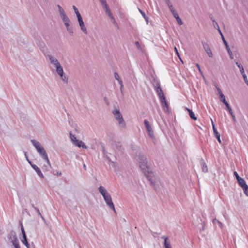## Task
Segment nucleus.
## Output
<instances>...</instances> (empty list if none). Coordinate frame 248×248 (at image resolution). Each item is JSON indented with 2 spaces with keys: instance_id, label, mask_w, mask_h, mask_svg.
<instances>
[{
  "instance_id": "obj_1",
  "label": "nucleus",
  "mask_w": 248,
  "mask_h": 248,
  "mask_svg": "<svg viewBox=\"0 0 248 248\" xmlns=\"http://www.w3.org/2000/svg\"><path fill=\"white\" fill-rule=\"evenodd\" d=\"M31 141L34 146V147L36 148L38 153L41 156L42 159L46 160L47 164L49 165V167L51 168V165L50 162L48 159L47 153L45 151L44 148L41 146V144L38 141L35 140H31Z\"/></svg>"
},
{
  "instance_id": "obj_2",
  "label": "nucleus",
  "mask_w": 248,
  "mask_h": 248,
  "mask_svg": "<svg viewBox=\"0 0 248 248\" xmlns=\"http://www.w3.org/2000/svg\"><path fill=\"white\" fill-rule=\"evenodd\" d=\"M138 156L140 167L143 172L149 170L146 155L143 153H140L139 154Z\"/></svg>"
},
{
  "instance_id": "obj_3",
  "label": "nucleus",
  "mask_w": 248,
  "mask_h": 248,
  "mask_svg": "<svg viewBox=\"0 0 248 248\" xmlns=\"http://www.w3.org/2000/svg\"><path fill=\"white\" fill-rule=\"evenodd\" d=\"M113 114L115 116V117L117 121L118 122L120 126L124 128L126 127L125 123L123 119L122 115L120 112L119 109L115 108L113 111Z\"/></svg>"
},
{
  "instance_id": "obj_4",
  "label": "nucleus",
  "mask_w": 248,
  "mask_h": 248,
  "mask_svg": "<svg viewBox=\"0 0 248 248\" xmlns=\"http://www.w3.org/2000/svg\"><path fill=\"white\" fill-rule=\"evenodd\" d=\"M143 172L144 173V175L146 177L148 180L150 182L151 185L152 186H155L156 181V178L155 176L154 173L152 171H150L149 170Z\"/></svg>"
},
{
  "instance_id": "obj_5",
  "label": "nucleus",
  "mask_w": 248,
  "mask_h": 248,
  "mask_svg": "<svg viewBox=\"0 0 248 248\" xmlns=\"http://www.w3.org/2000/svg\"><path fill=\"white\" fill-rule=\"evenodd\" d=\"M99 191L103 196L105 202H112V199L110 194L104 187L100 186L99 187Z\"/></svg>"
},
{
  "instance_id": "obj_6",
  "label": "nucleus",
  "mask_w": 248,
  "mask_h": 248,
  "mask_svg": "<svg viewBox=\"0 0 248 248\" xmlns=\"http://www.w3.org/2000/svg\"><path fill=\"white\" fill-rule=\"evenodd\" d=\"M46 58L49 60L50 63L56 67L61 64L58 59L51 54H48L46 56Z\"/></svg>"
},
{
  "instance_id": "obj_7",
  "label": "nucleus",
  "mask_w": 248,
  "mask_h": 248,
  "mask_svg": "<svg viewBox=\"0 0 248 248\" xmlns=\"http://www.w3.org/2000/svg\"><path fill=\"white\" fill-rule=\"evenodd\" d=\"M20 226H21V232H22V234L23 235V239L22 240V242L23 244L27 247V248H30L29 247V245L28 243L27 236H26L25 232V230H24V227H23V224L22 223H20Z\"/></svg>"
},
{
  "instance_id": "obj_8",
  "label": "nucleus",
  "mask_w": 248,
  "mask_h": 248,
  "mask_svg": "<svg viewBox=\"0 0 248 248\" xmlns=\"http://www.w3.org/2000/svg\"><path fill=\"white\" fill-rule=\"evenodd\" d=\"M144 123L147 129V130L148 132V134L149 136L152 139H153L154 137V132L152 129V127L149 124V121L147 120H145L144 121Z\"/></svg>"
},
{
  "instance_id": "obj_9",
  "label": "nucleus",
  "mask_w": 248,
  "mask_h": 248,
  "mask_svg": "<svg viewBox=\"0 0 248 248\" xmlns=\"http://www.w3.org/2000/svg\"><path fill=\"white\" fill-rule=\"evenodd\" d=\"M203 47L209 57H212L213 54L208 44L204 42H202Z\"/></svg>"
},
{
  "instance_id": "obj_10",
  "label": "nucleus",
  "mask_w": 248,
  "mask_h": 248,
  "mask_svg": "<svg viewBox=\"0 0 248 248\" xmlns=\"http://www.w3.org/2000/svg\"><path fill=\"white\" fill-rule=\"evenodd\" d=\"M225 46V47H226V49L229 55V56L230 57V58L231 59H233V54H232V52L231 51V49H230V48L227 42V41H226L224 36H222V39Z\"/></svg>"
},
{
  "instance_id": "obj_11",
  "label": "nucleus",
  "mask_w": 248,
  "mask_h": 248,
  "mask_svg": "<svg viewBox=\"0 0 248 248\" xmlns=\"http://www.w3.org/2000/svg\"><path fill=\"white\" fill-rule=\"evenodd\" d=\"M211 121H212V126H213V129L214 135L216 137V138H217V140L220 143H221V140H220V134L217 132V129H216V128L215 126V124H214L213 121L212 120H211Z\"/></svg>"
},
{
  "instance_id": "obj_12",
  "label": "nucleus",
  "mask_w": 248,
  "mask_h": 248,
  "mask_svg": "<svg viewBox=\"0 0 248 248\" xmlns=\"http://www.w3.org/2000/svg\"><path fill=\"white\" fill-rule=\"evenodd\" d=\"M8 239L9 241L11 242L13 241H14L15 240L17 239V238L16 237V233L15 231H12L10 232V233L8 235Z\"/></svg>"
},
{
  "instance_id": "obj_13",
  "label": "nucleus",
  "mask_w": 248,
  "mask_h": 248,
  "mask_svg": "<svg viewBox=\"0 0 248 248\" xmlns=\"http://www.w3.org/2000/svg\"><path fill=\"white\" fill-rule=\"evenodd\" d=\"M160 102L161 104L162 107L163 108L164 111H168V105L167 103L166 98H163L161 99H160Z\"/></svg>"
},
{
  "instance_id": "obj_14",
  "label": "nucleus",
  "mask_w": 248,
  "mask_h": 248,
  "mask_svg": "<svg viewBox=\"0 0 248 248\" xmlns=\"http://www.w3.org/2000/svg\"><path fill=\"white\" fill-rule=\"evenodd\" d=\"M200 164L202 168V171L204 172H207L208 171V168L203 158H201L200 159Z\"/></svg>"
},
{
  "instance_id": "obj_15",
  "label": "nucleus",
  "mask_w": 248,
  "mask_h": 248,
  "mask_svg": "<svg viewBox=\"0 0 248 248\" xmlns=\"http://www.w3.org/2000/svg\"><path fill=\"white\" fill-rule=\"evenodd\" d=\"M157 93L159 99H161L165 97L161 87L155 90Z\"/></svg>"
},
{
  "instance_id": "obj_16",
  "label": "nucleus",
  "mask_w": 248,
  "mask_h": 248,
  "mask_svg": "<svg viewBox=\"0 0 248 248\" xmlns=\"http://www.w3.org/2000/svg\"><path fill=\"white\" fill-rule=\"evenodd\" d=\"M74 144L78 147H82L83 149L87 148V147L82 140H78Z\"/></svg>"
},
{
  "instance_id": "obj_17",
  "label": "nucleus",
  "mask_w": 248,
  "mask_h": 248,
  "mask_svg": "<svg viewBox=\"0 0 248 248\" xmlns=\"http://www.w3.org/2000/svg\"><path fill=\"white\" fill-rule=\"evenodd\" d=\"M78 23H79V26L80 27V29L81 30V31L85 33V34H87V29L85 26V24H84V23L83 21V20L82 21H78Z\"/></svg>"
},
{
  "instance_id": "obj_18",
  "label": "nucleus",
  "mask_w": 248,
  "mask_h": 248,
  "mask_svg": "<svg viewBox=\"0 0 248 248\" xmlns=\"http://www.w3.org/2000/svg\"><path fill=\"white\" fill-rule=\"evenodd\" d=\"M57 6L58 8L59 15L61 17L66 15L64 9L61 5L58 4Z\"/></svg>"
},
{
  "instance_id": "obj_19",
  "label": "nucleus",
  "mask_w": 248,
  "mask_h": 248,
  "mask_svg": "<svg viewBox=\"0 0 248 248\" xmlns=\"http://www.w3.org/2000/svg\"><path fill=\"white\" fill-rule=\"evenodd\" d=\"M32 168L36 171V172H37V174L39 175V177H40L41 178H44L43 174H42L40 169L37 166H32Z\"/></svg>"
},
{
  "instance_id": "obj_20",
  "label": "nucleus",
  "mask_w": 248,
  "mask_h": 248,
  "mask_svg": "<svg viewBox=\"0 0 248 248\" xmlns=\"http://www.w3.org/2000/svg\"><path fill=\"white\" fill-rule=\"evenodd\" d=\"M64 25L66 28L67 31L71 34L73 35V27L70 25V23H67L66 24H64Z\"/></svg>"
},
{
  "instance_id": "obj_21",
  "label": "nucleus",
  "mask_w": 248,
  "mask_h": 248,
  "mask_svg": "<svg viewBox=\"0 0 248 248\" xmlns=\"http://www.w3.org/2000/svg\"><path fill=\"white\" fill-rule=\"evenodd\" d=\"M56 68V72L57 74L60 76H62V74H63V70L62 67L60 64V65L55 67Z\"/></svg>"
},
{
  "instance_id": "obj_22",
  "label": "nucleus",
  "mask_w": 248,
  "mask_h": 248,
  "mask_svg": "<svg viewBox=\"0 0 248 248\" xmlns=\"http://www.w3.org/2000/svg\"><path fill=\"white\" fill-rule=\"evenodd\" d=\"M186 109L189 112V116L192 119L194 120H196L197 119V117L195 116L194 112L191 109H190L187 108H186Z\"/></svg>"
},
{
  "instance_id": "obj_23",
  "label": "nucleus",
  "mask_w": 248,
  "mask_h": 248,
  "mask_svg": "<svg viewBox=\"0 0 248 248\" xmlns=\"http://www.w3.org/2000/svg\"><path fill=\"white\" fill-rule=\"evenodd\" d=\"M240 186L242 188L247 185L245 182V181L243 178H241L237 180Z\"/></svg>"
},
{
  "instance_id": "obj_24",
  "label": "nucleus",
  "mask_w": 248,
  "mask_h": 248,
  "mask_svg": "<svg viewBox=\"0 0 248 248\" xmlns=\"http://www.w3.org/2000/svg\"><path fill=\"white\" fill-rule=\"evenodd\" d=\"M63 23L64 24H66L67 23H70V20L67 15L63 16L61 17Z\"/></svg>"
},
{
  "instance_id": "obj_25",
  "label": "nucleus",
  "mask_w": 248,
  "mask_h": 248,
  "mask_svg": "<svg viewBox=\"0 0 248 248\" xmlns=\"http://www.w3.org/2000/svg\"><path fill=\"white\" fill-rule=\"evenodd\" d=\"M235 63L237 66L239 67L242 75L245 74L243 66L241 64L237 62H236Z\"/></svg>"
},
{
  "instance_id": "obj_26",
  "label": "nucleus",
  "mask_w": 248,
  "mask_h": 248,
  "mask_svg": "<svg viewBox=\"0 0 248 248\" xmlns=\"http://www.w3.org/2000/svg\"><path fill=\"white\" fill-rule=\"evenodd\" d=\"M107 206L111 209H112L115 213H116V211L113 204V202H106Z\"/></svg>"
},
{
  "instance_id": "obj_27",
  "label": "nucleus",
  "mask_w": 248,
  "mask_h": 248,
  "mask_svg": "<svg viewBox=\"0 0 248 248\" xmlns=\"http://www.w3.org/2000/svg\"><path fill=\"white\" fill-rule=\"evenodd\" d=\"M153 85L155 90L161 87L159 82L157 80H156L155 79L154 80V81L153 82Z\"/></svg>"
},
{
  "instance_id": "obj_28",
  "label": "nucleus",
  "mask_w": 248,
  "mask_h": 248,
  "mask_svg": "<svg viewBox=\"0 0 248 248\" xmlns=\"http://www.w3.org/2000/svg\"><path fill=\"white\" fill-rule=\"evenodd\" d=\"M32 206L33 208H34V209L37 211V212L38 213V215L40 216L41 218L42 219V220L45 222H46V220L44 218V217L42 216V215H41L40 212V210L38 208V207H35L33 205H32Z\"/></svg>"
},
{
  "instance_id": "obj_29",
  "label": "nucleus",
  "mask_w": 248,
  "mask_h": 248,
  "mask_svg": "<svg viewBox=\"0 0 248 248\" xmlns=\"http://www.w3.org/2000/svg\"><path fill=\"white\" fill-rule=\"evenodd\" d=\"M138 10H139V12H140V13L142 15V16H143V17H144L145 20H146L147 24H148V17L146 16L145 13L143 11H142L141 9H140V8H138Z\"/></svg>"
},
{
  "instance_id": "obj_30",
  "label": "nucleus",
  "mask_w": 248,
  "mask_h": 248,
  "mask_svg": "<svg viewBox=\"0 0 248 248\" xmlns=\"http://www.w3.org/2000/svg\"><path fill=\"white\" fill-rule=\"evenodd\" d=\"M164 246L165 248H171L170 244L168 241V239L165 238V241L164 242Z\"/></svg>"
},
{
  "instance_id": "obj_31",
  "label": "nucleus",
  "mask_w": 248,
  "mask_h": 248,
  "mask_svg": "<svg viewBox=\"0 0 248 248\" xmlns=\"http://www.w3.org/2000/svg\"><path fill=\"white\" fill-rule=\"evenodd\" d=\"M69 135L71 141L74 144H75L78 140L77 139L76 137L74 135H73L71 132H70Z\"/></svg>"
},
{
  "instance_id": "obj_32",
  "label": "nucleus",
  "mask_w": 248,
  "mask_h": 248,
  "mask_svg": "<svg viewBox=\"0 0 248 248\" xmlns=\"http://www.w3.org/2000/svg\"><path fill=\"white\" fill-rule=\"evenodd\" d=\"M220 98V100L221 102H222L225 105L228 102L225 99V97L224 94H222L219 95Z\"/></svg>"
},
{
  "instance_id": "obj_33",
  "label": "nucleus",
  "mask_w": 248,
  "mask_h": 248,
  "mask_svg": "<svg viewBox=\"0 0 248 248\" xmlns=\"http://www.w3.org/2000/svg\"><path fill=\"white\" fill-rule=\"evenodd\" d=\"M60 77L61 78V79L62 80V81L65 82L66 83L68 82V78L66 75L64 74V73L62 74V76H60Z\"/></svg>"
},
{
  "instance_id": "obj_34",
  "label": "nucleus",
  "mask_w": 248,
  "mask_h": 248,
  "mask_svg": "<svg viewBox=\"0 0 248 248\" xmlns=\"http://www.w3.org/2000/svg\"><path fill=\"white\" fill-rule=\"evenodd\" d=\"M103 9H104V11H105L106 13L108 12V11H110V9L109 8V6H108V5L107 3L104 4V5H103Z\"/></svg>"
},
{
  "instance_id": "obj_35",
  "label": "nucleus",
  "mask_w": 248,
  "mask_h": 248,
  "mask_svg": "<svg viewBox=\"0 0 248 248\" xmlns=\"http://www.w3.org/2000/svg\"><path fill=\"white\" fill-rule=\"evenodd\" d=\"M213 223L214 224H216V223H217L221 228L222 227L223 225H222V223L220 222L219 220H218L216 218H214L213 219Z\"/></svg>"
},
{
  "instance_id": "obj_36",
  "label": "nucleus",
  "mask_w": 248,
  "mask_h": 248,
  "mask_svg": "<svg viewBox=\"0 0 248 248\" xmlns=\"http://www.w3.org/2000/svg\"><path fill=\"white\" fill-rule=\"evenodd\" d=\"M227 108V109H228L230 114H232L233 113L232 109L230 107L229 104L228 103H227L225 105Z\"/></svg>"
},
{
  "instance_id": "obj_37",
  "label": "nucleus",
  "mask_w": 248,
  "mask_h": 248,
  "mask_svg": "<svg viewBox=\"0 0 248 248\" xmlns=\"http://www.w3.org/2000/svg\"><path fill=\"white\" fill-rule=\"evenodd\" d=\"M110 19L111 20V21L112 22V23L117 27V28L119 29V26H118L114 17H111V18H110Z\"/></svg>"
},
{
  "instance_id": "obj_38",
  "label": "nucleus",
  "mask_w": 248,
  "mask_h": 248,
  "mask_svg": "<svg viewBox=\"0 0 248 248\" xmlns=\"http://www.w3.org/2000/svg\"><path fill=\"white\" fill-rule=\"evenodd\" d=\"M242 189L245 193V194L248 196V186L246 185L244 187H242Z\"/></svg>"
},
{
  "instance_id": "obj_39",
  "label": "nucleus",
  "mask_w": 248,
  "mask_h": 248,
  "mask_svg": "<svg viewBox=\"0 0 248 248\" xmlns=\"http://www.w3.org/2000/svg\"><path fill=\"white\" fill-rule=\"evenodd\" d=\"M242 77L243 78L245 82L248 86V79L246 75L244 74V75H242Z\"/></svg>"
},
{
  "instance_id": "obj_40",
  "label": "nucleus",
  "mask_w": 248,
  "mask_h": 248,
  "mask_svg": "<svg viewBox=\"0 0 248 248\" xmlns=\"http://www.w3.org/2000/svg\"><path fill=\"white\" fill-rule=\"evenodd\" d=\"M72 7H73V9L74 10V12L76 15H77V14H78L80 13L79 12L78 8L75 5H73Z\"/></svg>"
},
{
  "instance_id": "obj_41",
  "label": "nucleus",
  "mask_w": 248,
  "mask_h": 248,
  "mask_svg": "<svg viewBox=\"0 0 248 248\" xmlns=\"http://www.w3.org/2000/svg\"><path fill=\"white\" fill-rule=\"evenodd\" d=\"M77 18H78V22L79 21H82L83 19H82V17L80 15V13L79 14H77Z\"/></svg>"
},
{
  "instance_id": "obj_42",
  "label": "nucleus",
  "mask_w": 248,
  "mask_h": 248,
  "mask_svg": "<svg viewBox=\"0 0 248 248\" xmlns=\"http://www.w3.org/2000/svg\"><path fill=\"white\" fill-rule=\"evenodd\" d=\"M135 45H136V46L137 47L138 49H140V50H141V46H140V43H139L138 41H136V42H135Z\"/></svg>"
},
{
  "instance_id": "obj_43",
  "label": "nucleus",
  "mask_w": 248,
  "mask_h": 248,
  "mask_svg": "<svg viewBox=\"0 0 248 248\" xmlns=\"http://www.w3.org/2000/svg\"><path fill=\"white\" fill-rule=\"evenodd\" d=\"M213 25L214 27L216 29H217V28H219V26H218V25L216 21H215V22H213Z\"/></svg>"
},
{
  "instance_id": "obj_44",
  "label": "nucleus",
  "mask_w": 248,
  "mask_h": 248,
  "mask_svg": "<svg viewBox=\"0 0 248 248\" xmlns=\"http://www.w3.org/2000/svg\"><path fill=\"white\" fill-rule=\"evenodd\" d=\"M233 174L236 177L237 180H238L239 179L241 178V177L239 176L238 174L237 173V172L236 171H234Z\"/></svg>"
},
{
  "instance_id": "obj_45",
  "label": "nucleus",
  "mask_w": 248,
  "mask_h": 248,
  "mask_svg": "<svg viewBox=\"0 0 248 248\" xmlns=\"http://www.w3.org/2000/svg\"><path fill=\"white\" fill-rule=\"evenodd\" d=\"M106 14L108 15L109 18H111V17H113L112 14L110 11H108V12H107Z\"/></svg>"
},
{
  "instance_id": "obj_46",
  "label": "nucleus",
  "mask_w": 248,
  "mask_h": 248,
  "mask_svg": "<svg viewBox=\"0 0 248 248\" xmlns=\"http://www.w3.org/2000/svg\"><path fill=\"white\" fill-rule=\"evenodd\" d=\"M230 115H231V116L232 117L233 122L234 123H236L237 122V121H236V119L235 115L233 114V113L232 114H231Z\"/></svg>"
},
{
  "instance_id": "obj_47",
  "label": "nucleus",
  "mask_w": 248,
  "mask_h": 248,
  "mask_svg": "<svg viewBox=\"0 0 248 248\" xmlns=\"http://www.w3.org/2000/svg\"><path fill=\"white\" fill-rule=\"evenodd\" d=\"M216 87L217 88V91H218V93L219 95L222 94H223L222 93L221 90H220V89L217 85L216 86Z\"/></svg>"
},
{
  "instance_id": "obj_48",
  "label": "nucleus",
  "mask_w": 248,
  "mask_h": 248,
  "mask_svg": "<svg viewBox=\"0 0 248 248\" xmlns=\"http://www.w3.org/2000/svg\"><path fill=\"white\" fill-rule=\"evenodd\" d=\"M178 24L180 25H181L183 24V22L181 20V18L180 17L179 18H177V19H176Z\"/></svg>"
},
{
  "instance_id": "obj_49",
  "label": "nucleus",
  "mask_w": 248,
  "mask_h": 248,
  "mask_svg": "<svg viewBox=\"0 0 248 248\" xmlns=\"http://www.w3.org/2000/svg\"><path fill=\"white\" fill-rule=\"evenodd\" d=\"M114 77L117 80L120 79L119 75L117 72L114 73Z\"/></svg>"
},
{
  "instance_id": "obj_50",
  "label": "nucleus",
  "mask_w": 248,
  "mask_h": 248,
  "mask_svg": "<svg viewBox=\"0 0 248 248\" xmlns=\"http://www.w3.org/2000/svg\"><path fill=\"white\" fill-rule=\"evenodd\" d=\"M99 0L100 1V3H101V4L102 5V6L104 5V4L107 3L106 0Z\"/></svg>"
},
{
  "instance_id": "obj_51",
  "label": "nucleus",
  "mask_w": 248,
  "mask_h": 248,
  "mask_svg": "<svg viewBox=\"0 0 248 248\" xmlns=\"http://www.w3.org/2000/svg\"><path fill=\"white\" fill-rule=\"evenodd\" d=\"M173 16L176 19L179 17V16L177 12H176L175 13H173Z\"/></svg>"
},
{
  "instance_id": "obj_52",
  "label": "nucleus",
  "mask_w": 248,
  "mask_h": 248,
  "mask_svg": "<svg viewBox=\"0 0 248 248\" xmlns=\"http://www.w3.org/2000/svg\"><path fill=\"white\" fill-rule=\"evenodd\" d=\"M217 30L218 31V32L219 33V34H220L221 36V39H222V36H223L221 30H220V28H218L217 29Z\"/></svg>"
},
{
  "instance_id": "obj_53",
  "label": "nucleus",
  "mask_w": 248,
  "mask_h": 248,
  "mask_svg": "<svg viewBox=\"0 0 248 248\" xmlns=\"http://www.w3.org/2000/svg\"><path fill=\"white\" fill-rule=\"evenodd\" d=\"M165 2L167 4L168 6H169L170 5H171L170 1V0H165Z\"/></svg>"
},
{
  "instance_id": "obj_54",
  "label": "nucleus",
  "mask_w": 248,
  "mask_h": 248,
  "mask_svg": "<svg viewBox=\"0 0 248 248\" xmlns=\"http://www.w3.org/2000/svg\"><path fill=\"white\" fill-rule=\"evenodd\" d=\"M14 246L15 247V248H20L18 242L17 243L15 244V245H14Z\"/></svg>"
},
{
  "instance_id": "obj_55",
  "label": "nucleus",
  "mask_w": 248,
  "mask_h": 248,
  "mask_svg": "<svg viewBox=\"0 0 248 248\" xmlns=\"http://www.w3.org/2000/svg\"><path fill=\"white\" fill-rule=\"evenodd\" d=\"M14 246L15 247V248H20L18 242L17 243L15 244V245H14Z\"/></svg>"
},
{
  "instance_id": "obj_56",
  "label": "nucleus",
  "mask_w": 248,
  "mask_h": 248,
  "mask_svg": "<svg viewBox=\"0 0 248 248\" xmlns=\"http://www.w3.org/2000/svg\"><path fill=\"white\" fill-rule=\"evenodd\" d=\"M174 50H175V51L176 54L177 55V56L180 58V55H179L178 51L176 47H174Z\"/></svg>"
},
{
  "instance_id": "obj_57",
  "label": "nucleus",
  "mask_w": 248,
  "mask_h": 248,
  "mask_svg": "<svg viewBox=\"0 0 248 248\" xmlns=\"http://www.w3.org/2000/svg\"><path fill=\"white\" fill-rule=\"evenodd\" d=\"M18 242V239H16L14 241H13L12 242H11V243H12L13 245L14 246V245H15V244L17 243Z\"/></svg>"
},
{
  "instance_id": "obj_58",
  "label": "nucleus",
  "mask_w": 248,
  "mask_h": 248,
  "mask_svg": "<svg viewBox=\"0 0 248 248\" xmlns=\"http://www.w3.org/2000/svg\"><path fill=\"white\" fill-rule=\"evenodd\" d=\"M117 81H118V82L120 84V86H122V87H123V82H122V80L120 79H119Z\"/></svg>"
},
{
  "instance_id": "obj_59",
  "label": "nucleus",
  "mask_w": 248,
  "mask_h": 248,
  "mask_svg": "<svg viewBox=\"0 0 248 248\" xmlns=\"http://www.w3.org/2000/svg\"><path fill=\"white\" fill-rule=\"evenodd\" d=\"M43 169L44 170H46V171H47L49 170V169L47 168V166H46L45 165L44 166Z\"/></svg>"
},
{
  "instance_id": "obj_60",
  "label": "nucleus",
  "mask_w": 248,
  "mask_h": 248,
  "mask_svg": "<svg viewBox=\"0 0 248 248\" xmlns=\"http://www.w3.org/2000/svg\"><path fill=\"white\" fill-rule=\"evenodd\" d=\"M168 7H169L170 11H171V10L174 9V8L173 7L172 4L170 5Z\"/></svg>"
},
{
  "instance_id": "obj_61",
  "label": "nucleus",
  "mask_w": 248,
  "mask_h": 248,
  "mask_svg": "<svg viewBox=\"0 0 248 248\" xmlns=\"http://www.w3.org/2000/svg\"><path fill=\"white\" fill-rule=\"evenodd\" d=\"M210 19L213 22H215V20L214 17L212 16H210Z\"/></svg>"
},
{
  "instance_id": "obj_62",
  "label": "nucleus",
  "mask_w": 248,
  "mask_h": 248,
  "mask_svg": "<svg viewBox=\"0 0 248 248\" xmlns=\"http://www.w3.org/2000/svg\"><path fill=\"white\" fill-rule=\"evenodd\" d=\"M28 162L30 163L31 166L32 167V166L35 165V164H33L32 163V162L30 160H28Z\"/></svg>"
},
{
  "instance_id": "obj_63",
  "label": "nucleus",
  "mask_w": 248,
  "mask_h": 248,
  "mask_svg": "<svg viewBox=\"0 0 248 248\" xmlns=\"http://www.w3.org/2000/svg\"><path fill=\"white\" fill-rule=\"evenodd\" d=\"M165 238L168 239V238L167 237H166L165 236H162L161 237V239H164V241H165Z\"/></svg>"
},
{
  "instance_id": "obj_64",
  "label": "nucleus",
  "mask_w": 248,
  "mask_h": 248,
  "mask_svg": "<svg viewBox=\"0 0 248 248\" xmlns=\"http://www.w3.org/2000/svg\"><path fill=\"white\" fill-rule=\"evenodd\" d=\"M170 11L172 13V15H173V13H175L176 12V11H175V9H173V10H171Z\"/></svg>"
}]
</instances>
